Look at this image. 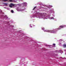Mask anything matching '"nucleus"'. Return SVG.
Listing matches in <instances>:
<instances>
[{"instance_id":"nucleus-7","label":"nucleus","mask_w":66,"mask_h":66,"mask_svg":"<svg viewBox=\"0 0 66 66\" xmlns=\"http://www.w3.org/2000/svg\"><path fill=\"white\" fill-rule=\"evenodd\" d=\"M53 6L52 5H48V6H47V7H52Z\"/></svg>"},{"instance_id":"nucleus-6","label":"nucleus","mask_w":66,"mask_h":66,"mask_svg":"<svg viewBox=\"0 0 66 66\" xmlns=\"http://www.w3.org/2000/svg\"><path fill=\"white\" fill-rule=\"evenodd\" d=\"M13 6H14V5L12 3H11L9 5L10 7H12Z\"/></svg>"},{"instance_id":"nucleus-8","label":"nucleus","mask_w":66,"mask_h":66,"mask_svg":"<svg viewBox=\"0 0 66 66\" xmlns=\"http://www.w3.org/2000/svg\"><path fill=\"white\" fill-rule=\"evenodd\" d=\"M9 0V1H10V2H13V1H14V2H15V1L13 0Z\"/></svg>"},{"instance_id":"nucleus-23","label":"nucleus","mask_w":66,"mask_h":66,"mask_svg":"<svg viewBox=\"0 0 66 66\" xmlns=\"http://www.w3.org/2000/svg\"><path fill=\"white\" fill-rule=\"evenodd\" d=\"M8 10H9V9H8Z\"/></svg>"},{"instance_id":"nucleus-21","label":"nucleus","mask_w":66,"mask_h":66,"mask_svg":"<svg viewBox=\"0 0 66 66\" xmlns=\"http://www.w3.org/2000/svg\"><path fill=\"white\" fill-rule=\"evenodd\" d=\"M61 40H60V41H61Z\"/></svg>"},{"instance_id":"nucleus-13","label":"nucleus","mask_w":66,"mask_h":66,"mask_svg":"<svg viewBox=\"0 0 66 66\" xmlns=\"http://www.w3.org/2000/svg\"><path fill=\"white\" fill-rule=\"evenodd\" d=\"M5 17L6 18H7V16L6 15L5 16Z\"/></svg>"},{"instance_id":"nucleus-17","label":"nucleus","mask_w":66,"mask_h":66,"mask_svg":"<svg viewBox=\"0 0 66 66\" xmlns=\"http://www.w3.org/2000/svg\"><path fill=\"white\" fill-rule=\"evenodd\" d=\"M5 5H7V3H5Z\"/></svg>"},{"instance_id":"nucleus-10","label":"nucleus","mask_w":66,"mask_h":66,"mask_svg":"<svg viewBox=\"0 0 66 66\" xmlns=\"http://www.w3.org/2000/svg\"><path fill=\"white\" fill-rule=\"evenodd\" d=\"M59 52H60V53H61V52H63V51H62V50H60L59 51Z\"/></svg>"},{"instance_id":"nucleus-15","label":"nucleus","mask_w":66,"mask_h":66,"mask_svg":"<svg viewBox=\"0 0 66 66\" xmlns=\"http://www.w3.org/2000/svg\"><path fill=\"white\" fill-rule=\"evenodd\" d=\"M52 15L53 16V17H55V15L54 14H52Z\"/></svg>"},{"instance_id":"nucleus-2","label":"nucleus","mask_w":66,"mask_h":66,"mask_svg":"<svg viewBox=\"0 0 66 66\" xmlns=\"http://www.w3.org/2000/svg\"><path fill=\"white\" fill-rule=\"evenodd\" d=\"M66 27V26L65 25L61 26L59 27V28L52 30H44V29H45V28H42V30H43L44 32H48L49 33H56V31H57L58 30H60L61 29V28H63Z\"/></svg>"},{"instance_id":"nucleus-4","label":"nucleus","mask_w":66,"mask_h":66,"mask_svg":"<svg viewBox=\"0 0 66 66\" xmlns=\"http://www.w3.org/2000/svg\"><path fill=\"white\" fill-rule=\"evenodd\" d=\"M22 4L23 6V8H25L24 7L27 6V3L26 2H24L22 3Z\"/></svg>"},{"instance_id":"nucleus-14","label":"nucleus","mask_w":66,"mask_h":66,"mask_svg":"<svg viewBox=\"0 0 66 66\" xmlns=\"http://www.w3.org/2000/svg\"><path fill=\"white\" fill-rule=\"evenodd\" d=\"M36 8V7H35L33 9V10H35V9Z\"/></svg>"},{"instance_id":"nucleus-22","label":"nucleus","mask_w":66,"mask_h":66,"mask_svg":"<svg viewBox=\"0 0 66 66\" xmlns=\"http://www.w3.org/2000/svg\"><path fill=\"white\" fill-rule=\"evenodd\" d=\"M1 11V12H2V11Z\"/></svg>"},{"instance_id":"nucleus-3","label":"nucleus","mask_w":66,"mask_h":66,"mask_svg":"<svg viewBox=\"0 0 66 66\" xmlns=\"http://www.w3.org/2000/svg\"><path fill=\"white\" fill-rule=\"evenodd\" d=\"M17 11H23L24 10H25L26 8L23 9H23L21 10L20 9V8L19 7H18L17 9H16Z\"/></svg>"},{"instance_id":"nucleus-9","label":"nucleus","mask_w":66,"mask_h":66,"mask_svg":"<svg viewBox=\"0 0 66 66\" xmlns=\"http://www.w3.org/2000/svg\"><path fill=\"white\" fill-rule=\"evenodd\" d=\"M63 46L64 48L66 47V44H64Z\"/></svg>"},{"instance_id":"nucleus-5","label":"nucleus","mask_w":66,"mask_h":66,"mask_svg":"<svg viewBox=\"0 0 66 66\" xmlns=\"http://www.w3.org/2000/svg\"><path fill=\"white\" fill-rule=\"evenodd\" d=\"M49 12L50 13H52L53 14H54V9H53L52 10H50L49 11Z\"/></svg>"},{"instance_id":"nucleus-18","label":"nucleus","mask_w":66,"mask_h":66,"mask_svg":"<svg viewBox=\"0 0 66 66\" xmlns=\"http://www.w3.org/2000/svg\"><path fill=\"white\" fill-rule=\"evenodd\" d=\"M30 27L31 28H32V26H31V24H30Z\"/></svg>"},{"instance_id":"nucleus-16","label":"nucleus","mask_w":66,"mask_h":66,"mask_svg":"<svg viewBox=\"0 0 66 66\" xmlns=\"http://www.w3.org/2000/svg\"><path fill=\"white\" fill-rule=\"evenodd\" d=\"M53 46H55V44H53Z\"/></svg>"},{"instance_id":"nucleus-19","label":"nucleus","mask_w":66,"mask_h":66,"mask_svg":"<svg viewBox=\"0 0 66 66\" xmlns=\"http://www.w3.org/2000/svg\"><path fill=\"white\" fill-rule=\"evenodd\" d=\"M19 0V1H21V0Z\"/></svg>"},{"instance_id":"nucleus-12","label":"nucleus","mask_w":66,"mask_h":66,"mask_svg":"<svg viewBox=\"0 0 66 66\" xmlns=\"http://www.w3.org/2000/svg\"><path fill=\"white\" fill-rule=\"evenodd\" d=\"M3 1H7V0H3Z\"/></svg>"},{"instance_id":"nucleus-11","label":"nucleus","mask_w":66,"mask_h":66,"mask_svg":"<svg viewBox=\"0 0 66 66\" xmlns=\"http://www.w3.org/2000/svg\"><path fill=\"white\" fill-rule=\"evenodd\" d=\"M11 12L12 13H14V11H13V10H11Z\"/></svg>"},{"instance_id":"nucleus-1","label":"nucleus","mask_w":66,"mask_h":66,"mask_svg":"<svg viewBox=\"0 0 66 66\" xmlns=\"http://www.w3.org/2000/svg\"><path fill=\"white\" fill-rule=\"evenodd\" d=\"M51 16V15L50 14H48V16H44L42 15V14L41 13H36L35 14L33 15L32 16H31V18H32L33 17H36L37 18H38L39 19H42L43 18L44 19H48V18L49 19H53L55 21H56L57 20L55 18L54 19L53 17H49Z\"/></svg>"},{"instance_id":"nucleus-20","label":"nucleus","mask_w":66,"mask_h":66,"mask_svg":"<svg viewBox=\"0 0 66 66\" xmlns=\"http://www.w3.org/2000/svg\"><path fill=\"white\" fill-rule=\"evenodd\" d=\"M61 44V43H59V44Z\"/></svg>"}]
</instances>
